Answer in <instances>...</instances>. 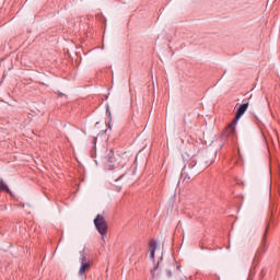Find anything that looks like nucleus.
Masks as SVG:
<instances>
[{
  "label": "nucleus",
  "instance_id": "obj_2",
  "mask_svg": "<svg viewBox=\"0 0 280 280\" xmlns=\"http://www.w3.org/2000/svg\"><path fill=\"white\" fill-rule=\"evenodd\" d=\"M128 161H130L128 152L108 155L109 167H126V165H128Z\"/></svg>",
  "mask_w": 280,
  "mask_h": 280
},
{
  "label": "nucleus",
  "instance_id": "obj_4",
  "mask_svg": "<svg viewBox=\"0 0 280 280\" xmlns=\"http://www.w3.org/2000/svg\"><path fill=\"white\" fill-rule=\"evenodd\" d=\"M94 225L96 228V231L102 235L104 238V235L108 233V223H106V219L102 214H97L94 219Z\"/></svg>",
  "mask_w": 280,
  "mask_h": 280
},
{
  "label": "nucleus",
  "instance_id": "obj_10",
  "mask_svg": "<svg viewBox=\"0 0 280 280\" xmlns=\"http://www.w3.org/2000/svg\"><path fill=\"white\" fill-rule=\"evenodd\" d=\"M205 163H206L205 167H209V165L213 163V160H210V161L206 160Z\"/></svg>",
  "mask_w": 280,
  "mask_h": 280
},
{
  "label": "nucleus",
  "instance_id": "obj_14",
  "mask_svg": "<svg viewBox=\"0 0 280 280\" xmlns=\"http://www.w3.org/2000/svg\"><path fill=\"white\" fill-rule=\"evenodd\" d=\"M167 275H168V277H172V272L171 271H168Z\"/></svg>",
  "mask_w": 280,
  "mask_h": 280
},
{
  "label": "nucleus",
  "instance_id": "obj_3",
  "mask_svg": "<svg viewBox=\"0 0 280 280\" xmlns=\"http://www.w3.org/2000/svg\"><path fill=\"white\" fill-rule=\"evenodd\" d=\"M200 168L196 165V163H189L184 166L182 170L180 178L184 183H189L191 180V176H198L200 174Z\"/></svg>",
  "mask_w": 280,
  "mask_h": 280
},
{
  "label": "nucleus",
  "instance_id": "obj_5",
  "mask_svg": "<svg viewBox=\"0 0 280 280\" xmlns=\"http://www.w3.org/2000/svg\"><path fill=\"white\" fill-rule=\"evenodd\" d=\"M93 262H83L81 264V267L79 269V276L84 277L86 275V271L91 269Z\"/></svg>",
  "mask_w": 280,
  "mask_h": 280
},
{
  "label": "nucleus",
  "instance_id": "obj_13",
  "mask_svg": "<svg viewBox=\"0 0 280 280\" xmlns=\"http://www.w3.org/2000/svg\"><path fill=\"white\" fill-rule=\"evenodd\" d=\"M106 113H107V115H108V117L110 119V109L107 108Z\"/></svg>",
  "mask_w": 280,
  "mask_h": 280
},
{
  "label": "nucleus",
  "instance_id": "obj_6",
  "mask_svg": "<svg viewBox=\"0 0 280 280\" xmlns=\"http://www.w3.org/2000/svg\"><path fill=\"white\" fill-rule=\"evenodd\" d=\"M80 258L79 261L80 264H92L89 258H86V254H84V249L79 252Z\"/></svg>",
  "mask_w": 280,
  "mask_h": 280
},
{
  "label": "nucleus",
  "instance_id": "obj_7",
  "mask_svg": "<svg viewBox=\"0 0 280 280\" xmlns=\"http://www.w3.org/2000/svg\"><path fill=\"white\" fill-rule=\"evenodd\" d=\"M0 191H5L7 194L12 195V190L5 185L3 179H0Z\"/></svg>",
  "mask_w": 280,
  "mask_h": 280
},
{
  "label": "nucleus",
  "instance_id": "obj_11",
  "mask_svg": "<svg viewBox=\"0 0 280 280\" xmlns=\"http://www.w3.org/2000/svg\"><path fill=\"white\" fill-rule=\"evenodd\" d=\"M92 143L94 144V148H95V145L97 144V137L93 138Z\"/></svg>",
  "mask_w": 280,
  "mask_h": 280
},
{
  "label": "nucleus",
  "instance_id": "obj_1",
  "mask_svg": "<svg viewBox=\"0 0 280 280\" xmlns=\"http://www.w3.org/2000/svg\"><path fill=\"white\" fill-rule=\"evenodd\" d=\"M248 110V103H244L238 106L234 119L226 126L225 130L223 131V137H230L233 141H235L237 137V122L242 119L244 113Z\"/></svg>",
  "mask_w": 280,
  "mask_h": 280
},
{
  "label": "nucleus",
  "instance_id": "obj_9",
  "mask_svg": "<svg viewBox=\"0 0 280 280\" xmlns=\"http://www.w3.org/2000/svg\"><path fill=\"white\" fill-rule=\"evenodd\" d=\"M268 233V228L266 229V232L264 234V237H262V241H261V247H260V250H265L264 248H266V235Z\"/></svg>",
  "mask_w": 280,
  "mask_h": 280
},
{
  "label": "nucleus",
  "instance_id": "obj_12",
  "mask_svg": "<svg viewBox=\"0 0 280 280\" xmlns=\"http://www.w3.org/2000/svg\"><path fill=\"white\" fill-rule=\"evenodd\" d=\"M156 252H150V258L151 259H154V254H155Z\"/></svg>",
  "mask_w": 280,
  "mask_h": 280
},
{
  "label": "nucleus",
  "instance_id": "obj_8",
  "mask_svg": "<svg viewBox=\"0 0 280 280\" xmlns=\"http://www.w3.org/2000/svg\"><path fill=\"white\" fill-rule=\"evenodd\" d=\"M156 246H159V243H156V241H154V240H151L150 241V252L156 253Z\"/></svg>",
  "mask_w": 280,
  "mask_h": 280
}]
</instances>
